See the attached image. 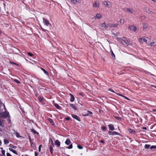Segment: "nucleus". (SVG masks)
<instances>
[{"mask_svg":"<svg viewBox=\"0 0 156 156\" xmlns=\"http://www.w3.org/2000/svg\"><path fill=\"white\" fill-rule=\"evenodd\" d=\"M118 41L123 45L126 46L129 44L130 40L126 37H123L122 38H117Z\"/></svg>","mask_w":156,"mask_h":156,"instance_id":"1","label":"nucleus"},{"mask_svg":"<svg viewBox=\"0 0 156 156\" xmlns=\"http://www.w3.org/2000/svg\"><path fill=\"white\" fill-rule=\"evenodd\" d=\"M102 17V16L100 13H97L96 14L95 17L98 19L101 18Z\"/></svg>","mask_w":156,"mask_h":156,"instance_id":"16","label":"nucleus"},{"mask_svg":"<svg viewBox=\"0 0 156 156\" xmlns=\"http://www.w3.org/2000/svg\"><path fill=\"white\" fill-rule=\"evenodd\" d=\"M15 132H16V133H15V135L17 137L19 138L21 137V136H20V134L18 133L17 132H16L15 131Z\"/></svg>","mask_w":156,"mask_h":156,"instance_id":"32","label":"nucleus"},{"mask_svg":"<svg viewBox=\"0 0 156 156\" xmlns=\"http://www.w3.org/2000/svg\"><path fill=\"white\" fill-rule=\"evenodd\" d=\"M110 53H111V55L112 57L113 58H115V55L114 54L113 52L112 51H110Z\"/></svg>","mask_w":156,"mask_h":156,"instance_id":"34","label":"nucleus"},{"mask_svg":"<svg viewBox=\"0 0 156 156\" xmlns=\"http://www.w3.org/2000/svg\"><path fill=\"white\" fill-rule=\"evenodd\" d=\"M143 129H146V130L147 129V128L145 127H143Z\"/></svg>","mask_w":156,"mask_h":156,"instance_id":"62","label":"nucleus"},{"mask_svg":"<svg viewBox=\"0 0 156 156\" xmlns=\"http://www.w3.org/2000/svg\"><path fill=\"white\" fill-rule=\"evenodd\" d=\"M11 147L12 148H14V149H16L17 148V147L16 146H11Z\"/></svg>","mask_w":156,"mask_h":156,"instance_id":"53","label":"nucleus"},{"mask_svg":"<svg viewBox=\"0 0 156 156\" xmlns=\"http://www.w3.org/2000/svg\"><path fill=\"white\" fill-rule=\"evenodd\" d=\"M118 34H119L118 33H117V34H115V33L114 32H112V35H114L116 36H117Z\"/></svg>","mask_w":156,"mask_h":156,"instance_id":"49","label":"nucleus"},{"mask_svg":"<svg viewBox=\"0 0 156 156\" xmlns=\"http://www.w3.org/2000/svg\"><path fill=\"white\" fill-rule=\"evenodd\" d=\"M3 5H4V8L5 9V3H3Z\"/></svg>","mask_w":156,"mask_h":156,"instance_id":"60","label":"nucleus"},{"mask_svg":"<svg viewBox=\"0 0 156 156\" xmlns=\"http://www.w3.org/2000/svg\"><path fill=\"white\" fill-rule=\"evenodd\" d=\"M0 126L2 128L4 127V125L3 124L1 120H0Z\"/></svg>","mask_w":156,"mask_h":156,"instance_id":"35","label":"nucleus"},{"mask_svg":"<svg viewBox=\"0 0 156 156\" xmlns=\"http://www.w3.org/2000/svg\"><path fill=\"white\" fill-rule=\"evenodd\" d=\"M27 54L29 56L31 57L32 56L34 55L33 54L29 52H28Z\"/></svg>","mask_w":156,"mask_h":156,"instance_id":"44","label":"nucleus"},{"mask_svg":"<svg viewBox=\"0 0 156 156\" xmlns=\"http://www.w3.org/2000/svg\"><path fill=\"white\" fill-rule=\"evenodd\" d=\"M48 120L49 121V122L51 123V124L52 126H54L55 125L54 123L53 122V121L52 119H51V118H49V119H48Z\"/></svg>","mask_w":156,"mask_h":156,"instance_id":"22","label":"nucleus"},{"mask_svg":"<svg viewBox=\"0 0 156 156\" xmlns=\"http://www.w3.org/2000/svg\"><path fill=\"white\" fill-rule=\"evenodd\" d=\"M143 30H145L148 27V26L147 23H144L142 24Z\"/></svg>","mask_w":156,"mask_h":156,"instance_id":"11","label":"nucleus"},{"mask_svg":"<svg viewBox=\"0 0 156 156\" xmlns=\"http://www.w3.org/2000/svg\"><path fill=\"white\" fill-rule=\"evenodd\" d=\"M1 152H2V154H3V155H5V151L4 150H2L1 151Z\"/></svg>","mask_w":156,"mask_h":156,"instance_id":"48","label":"nucleus"},{"mask_svg":"<svg viewBox=\"0 0 156 156\" xmlns=\"http://www.w3.org/2000/svg\"><path fill=\"white\" fill-rule=\"evenodd\" d=\"M49 150L50 152H51V154H52L53 152V147L51 146H50L49 147Z\"/></svg>","mask_w":156,"mask_h":156,"instance_id":"30","label":"nucleus"},{"mask_svg":"<svg viewBox=\"0 0 156 156\" xmlns=\"http://www.w3.org/2000/svg\"><path fill=\"white\" fill-rule=\"evenodd\" d=\"M41 29H42V30L43 31H45V32L46 30H44V29H43V28H41Z\"/></svg>","mask_w":156,"mask_h":156,"instance_id":"59","label":"nucleus"},{"mask_svg":"<svg viewBox=\"0 0 156 156\" xmlns=\"http://www.w3.org/2000/svg\"><path fill=\"white\" fill-rule=\"evenodd\" d=\"M109 129L110 130H114V126L112 124H110L108 125Z\"/></svg>","mask_w":156,"mask_h":156,"instance_id":"17","label":"nucleus"},{"mask_svg":"<svg viewBox=\"0 0 156 156\" xmlns=\"http://www.w3.org/2000/svg\"><path fill=\"white\" fill-rule=\"evenodd\" d=\"M66 120H69L70 119V118L69 117H67L66 118Z\"/></svg>","mask_w":156,"mask_h":156,"instance_id":"56","label":"nucleus"},{"mask_svg":"<svg viewBox=\"0 0 156 156\" xmlns=\"http://www.w3.org/2000/svg\"><path fill=\"white\" fill-rule=\"evenodd\" d=\"M1 115L3 117L5 118L8 117L9 115L8 113L7 112H3L1 113Z\"/></svg>","mask_w":156,"mask_h":156,"instance_id":"13","label":"nucleus"},{"mask_svg":"<svg viewBox=\"0 0 156 156\" xmlns=\"http://www.w3.org/2000/svg\"><path fill=\"white\" fill-rule=\"evenodd\" d=\"M144 10L146 12L149 13L153 16H154L156 15V13L152 11L148 7H145L144 8Z\"/></svg>","mask_w":156,"mask_h":156,"instance_id":"2","label":"nucleus"},{"mask_svg":"<svg viewBox=\"0 0 156 156\" xmlns=\"http://www.w3.org/2000/svg\"><path fill=\"white\" fill-rule=\"evenodd\" d=\"M152 111L153 112H156V109H153L152 110Z\"/></svg>","mask_w":156,"mask_h":156,"instance_id":"61","label":"nucleus"},{"mask_svg":"<svg viewBox=\"0 0 156 156\" xmlns=\"http://www.w3.org/2000/svg\"><path fill=\"white\" fill-rule=\"evenodd\" d=\"M41 69H42V70H43V71L44 72L45 74L47 75H48V73L47 71H46L44 69H43L42 68H41Z\"/></svg>","mask_w":156,"mask_h":156,"instance_id":"33","label":"nucleus"},{"mask_svg":"<svg viewBox=\"0 0 156 156\" xmlns=\"http://www.w3.org/2000/svg\"><path fill=\"white\" fill-rule=\"evenodd\" d=\"M101 28L102 30H105L107 29L108 28V24L106 25L105 22L101 24H100Z\"/></svg>","mask_w":156,"mask_h":156,"instance_id":"5","label":"nucleus"},{"mask_svg":"<svg viewBox=\"0 0 156 156\" xmlns=\"http://www.w3.org/2000/svg\"><path fill=\"white\" fill-rule=\"evenodd\" d=\"M90 114H92V113L91 112L89 111H87V113L86 114H83V115L84 116H87L88 115H89Z\"/></svg>","mask_w":156,"mask_h":156,"instance_id":"18","label":"nucleus"},{"mask_svg":"<svg viewBox=\"0 0 156 156\" xmlns=\"http://www.w3.org/2000/svg\"><path fill=\"white\" fill-rule=\"evenodd\" d=\"M154 44H155V42H151L150 44V46L151 47L152 46H153L154 45Z\"/></svg>","mask_w":156,"mask_h":156,"instance_id":"40","label":"nucleus"},{"mask_svg":"<svg viewBox=\"0 0 156 156\" xmlns=\"http://www.w3.org/2000/svg\"><path fill=\"white\" fill-rule=\"evenodd\" d=\"M123 10L126 12H130L133 14H135L136 13L135 11L133 8H125Z\"/></svg>","mask_w":156,"mask_h":156,"instance_id":"3","label":"nucleus"},{"mask_svg":"<svg viewBox=\"0 0 156 156\" xmlns=\"http://www.w3.org/2000/svg\"><path fill=\"white\" fill-rule=\"evenodd\" d=\"M2 142L1 141V140H0V146H1L2 144Z\"/></svg>","mask_w":156,"mask_h":156,"instance_id":"64","label":"nucleus"},{"mask_svg":"<svg viewBox=\"0 0 156 156\" xmlns=\"http://www.w3.org/2000/svg\"><path fill=\"white\" fill-rule=\"evenodd\" d=\"M145 16L144 15L141 16L140 17V18L142 20H144L145 18Z\"/></svg>","mask_w":156,"mask_h":156,"instance_id":"39","label":"nucleus"},{"mask_svg":"<svg viewBox=\"0 0 156 156\" xmlns=\"http://www.w3.org/2000/svg\"><path fill=\"white\" fill-rule=\"evenodd\" d=\"M14 81L16 83H20V82L19 80H17L16 79H14Z\"/></svg>","mask_w":156,"mask_h":156,"instance_id":"38","label":"nucleus"},{"mask_svg":"<svg viewBox=\"0 0 156 156\" xmlns=\"http://www.w3.org/2000/svg\"><path fill=\"white\" fill-rule=\"evenodd\" d=\"M118 95H119V96H122V95L121 94H120L119 93H116Z\"/></svg>","mask_w":156,"mask_h":156,"instance_id":"57","label":"nucleus"},{"mask_svg":"<svg viewBox=\"0 0 156 156\" xmlns=\"http://www.w3.org/2000/svg\"><path fill=\"white\" fill-rule=\"evenodd\" d=\"M4 142L5 144H7L9 143V141L5 139H4Z\"/></svg>","mask_w":156,"mask_h":156,"instance_id":"31","label":"nucleus"},{"mask_svg":"<svg viewBox=\"0 0 156 156\" xmlns=\"http://www.w3.org/2000/svg\"><path fill=\"white\" fill-rule=\"evenodd\" d=\"M38 98L40 102H41L43 101V98L42 97H39Z\"/></svg>","mask_w":156,"mask_h":156,"instance_id":"26","label":"nucleus"},{"mask_svg":"<svg viewBox=\"0 0 156 156\" xmlns=\"http://www.w3.org/2000/svg\"><path fill=\"white\" fill-rule=\"evenodd\" d=\"M22 156H28V155L25 154V155H22Z\"/></svg>","mask_w":156,"mask_h":156,"instance_id":"63","label":"nucleus"},{"mask_svg":"<svg viewBox=\"0 0 156 156\" xmlns=\"http://www.w3.org/2000/svg\"><path fill=\"white\" fill-rule=\"evenodd\" d=\"M55 106L57 108H59L60 107L59 106L58 104H55Z\"/></svg>","mask_w":156,"mask_h":156,"instance_id":"43","label":"nucleus"},{"mask_svg":"<svg viewBox=\"0 0 156 156\" xmlns=\"http://www.w3.org/2000/svg\"><path fill=\"white\" fill-rule=\"evenodd\" d=\"M128 130L130 133H135V131L133 129L129 128L128 129Z\"/></svg>","mask_w":156,"mask_h":156,"instance_id":"29","label":"nucleus"},{"mask_svg":"<svg viewBox=\"0 0 156 156\" xmlns=\"http://www.w3.org/2000/svg\"><path fill=\"white\" fill-rule=\"evenodd\" d=\"M129 29L136 32V27L134 25H130L129 27Z\"/></svg>","mask_w":156,"mask_h":156,"instance_id":"8","label":"nucleus"},{"mask_svg":"<svg viewBox=\"0 0 156 156\" xmlns=\"http://www.w3.org/2000/svg\"><path fill=\"white\" fill-rule=\"evenodd\" d=\"M73 148L72 144H71L69 147H68L67 148L69 149H70Z\"/></svg>","mask_w":156,"mask_h":156,"instance_id":"37","label":"nucleus"},{"mask_svg":"<svg viewBox=\"0 0 156 156\" xmlns=\"http://www.w3.org/2000/svg\"><path fill=\"white\" fill-rule=\"evenodd\" d=\"M72 116L74 119H76L79 121H80V118L76 115L74 114H72Z\"/></svg>","mask_w":156,"mask_h":156,"instance_id":"14","label":"nucleus"},{"mask_svg":"<svg viewBox=\"0 0 156 156\" xmlns=\"http://www.w3.org/2000/svg\"><path fill=\"white\" fill-rule=\"evenodd\" d=\"M77 147L79 149H83V147L82 146H81L79 145H78L77 146Z\"/></svg>","mask_w":156,"mask_h":156,"instance_id":"45","label":"nucleus"},{"mask_svg":"<svg viewBox=\"0 0 156 156\" xmlns=\"http://www.w3.org/2000/svg\"><path fill=\"white\" fill-rule=\"evenodd\" d=\"M116 118L119 120H121V118L118 116L116 117Z\"/></svg>","mask_w":156,"mask_h":156,"instance_id":"50","label":"nucleus"},{"mask_svg":"<svg viewBox=\"0 0 156 156\" xmlns=\"http://www.w3.org/2000/svg\"><path fill=\"white\" fill-rule=\"evenodd\" d=\"M101 129L104 130H105L106 129V128L105 126H103L101 127Z\"/></svg>","mask_w":156,"mask_h":156,"instance_id":"47","label":"nucleus"},{"mask_svg":"<svg viewBox=\"0 0 156 156\" xmlns=\"http://www.w3.org/2000/svg\"><path fill=\"white\" fill-rule=\"evenodd\" d=\"M147 38H146L145 37H143L142 38H139L138 40L140 42L143 43L144 42H146L147 41Z\"/></svg>","mask_w":156,"mask_h":156,"instance_id":"7","label":"nucleus"},{"mask_svg":"<svg viewBox=\"0 0 156 156\" xmlns=\"http://www.w3.org/2000/svg\"><path fill=\"white\" fill-rule=\"evenodd\" d=\"M9 150L10 151H12L14 153V154H18V153L15 150H13L12 149V148H9Z\"/></svg>","mask_w":156,"mask_h":156,"instance_id":"23","label":"nucleus"},{"mask_svg":"<svg viewBox=\"0 0 156 156\" xmlns=\"http://www.w3.org/2000/svg\"><path fill=\"white\" fill-rule=\"evenodd\" d=\"M100 142L101 143H103L104 142V141L103 140H100Z\"/></svg>","mask_w":156,"mask_h":156,"instance_id":"58","label":"nucleus"},{"mask_svg":"<svg viewBox=\"0 0 156 156\" xmlns=\"http://www.w3.org/2000/svg\"><path fill=\"white\" fill-rule=\"evenodd\" d=\"M55 144L58 147H59L60 145V143L59 141L57 140L55 141Z\"/></svg>","mask_w":156,"mask_h":156,"instance_id":"19","label":"nucleus"},{"mask_svg":"<svg viewBox=\"0 0 156 156\" xmlns=\"http://www.w3.org/2000/svg\"><path fill=\"white\" fill-rule=\"evenodd\" d=\"M69 105L71 107L73 108L74 110H77V108L75 105L70 104Z\"/></svg>","mask_w":156,"mask_h":156,"instance_id":"21","label":"nucleus"},{"mask_svg":"<svg viewBox=\"0 0 156 156\" xmlns=\"http://www.w3.org/2000/svg\"><path fill=\"white\" fill-rule=\"evenodd\" d=\"M9 63L10 64H14V65H16L18 66V65L17 63H15V62H11V61L9 62Z\"/></svg>","mask_w":156,"mask_h":156,"instance_id":"41","label":"nucleus"},{"mask_svg":"<svg viewBox=\"0 0 156 156\" xmlns=\"http://www.w3.org/2000/svg\"><path fill=\"white\" fill-rule=\"evenodd\" d=\"M70 1L73 4H76L77 2H80L79 0H78V1L77 0H70Z\"/></svg>","mask_w":156,"mask_h":156,"instance_id":"20","label":"nucleus"},{"mask_svg":"<svg viewBox=\"0 0 156 156\" xmlns=\"http://www.w3.org/2000/svg\"><path fill=\"white\" fill-rule=\"evenodd\" d=\"M150 148L151 149L156 148V146L154 145L150 147Z\"/></svg>","mask_w":156,"mask_h":156,"instance_id":"36","label":"nucleus"},{"mask_svg":"<svg viewBox=\"0 0 156 156\" xmlns=\"http://www.w3.org/2000/svg\"><path fill=\"white\" fill-rule=\"evenodd\" d=\"M51 143L53 147H54V143H53V141L52 140L51 138Z\"/></svg>","mask_w":156,"mask_h":156,"instance_id":"51","label":"nucleus"},{"mask_svg":"<svg viewBox=\"0 0 156 156\" xmlns=\"http://www.w3.org/2000/svg\"><path fill=\"white\" fill-rule=\"evenodd\" d=\"M118 24L117 23L113 24L111 23H109L108 24V27H110L115 28L118 27Z\"/></svg>","mask_w":156,"mask_h":156,"instance_id":"6","label":"nucleus"},{"mask_svg":"<svg viewBox=\"0 0 156 156\" xmlns=\"http://www.w3.org/2000/svg\"><path fill=\"white\" fill-rule=\"evenodd\" d=\"M65 143L66 144L69 145L70 144L71 141L69 139H68L66 140Z\"/></svg>","mask_w":156,"mask_h":156,"instance_id":"25","label":"nucleus"},{"mask_svg":"<svg viewBox=\"0 0 156 156\" xmlns=\"http://www.w3.org/2000/svg\"><path fill=\"white\" fill-rule=\"evenodd\" d=\"M119 22L120 23V24L121 25H122L124 23L125 20L123 19H120L119 20Z\"/></svg>","mask_w":156,"mask_h":156,"instance_id":"24","label":"nucleus"},{"mask_svg":"<svg viewBox=\"0 0 156 156\" xmlns=\"http://www.w3.org/2000/svg\"><path fill=\"white\" fill-rule=\"evenodd\" d=\"M69 95H70V101L71 102H73L74 101L75 98L73 95L71 94H69Z\"/></svg>","mask_w":156,"mask_h":156,"instance_id":"15","label":"nucleus"},{"mask_svg":"<svg viewBox=\"0 0 156 156\" xmlns=\"http://www.w3.org/2000/svg\"><path fill=\"white\" fill-rule=\"evenodd\" d=\"M108 90V91H111V92H113L114 93H115V92L114 91V90L111 88H109Z\"/></svg>","mask_w":156,"mask_h":156,"instance_id":"42","label":"nucleus"},{"mask_svg":"<svg viewBox=\"0 0 156 156\" xmlns=\"http://www.w3.org/2000/svg\"><path fill=\"white\" fill-rule=\"evenodd\" d=\"M30 144H31V146L33 147H34V148L35 147V145L33 143V142H31V140L30 139Z\"/></svg>","mask_w":156,"mask_h":156,"instance_id":"27","label":"nucleus"},{"mask_svg":"<svg viewBox=\"0 0 156 156\" xmlns=\"http://www.w3.org/2000/svg\"><path fill=\"white\" fill-rule=\"evenodd\" d=\"M43 23L45 25H46L47 26H48L49 25H51L50 23L48 20H46L44 18H43Z\"/></svg>","mask_w":156,"mask_h":156,"instance_id":"12","label":"nucleus"},{"mask_svg":"<svg viewBox=\"0 0 156 156\" xmlns=\"http://www.w3.org/2000/svg\"><path fill=\"white\" fill-rule=\"evenodd\" d=\"M108 134L109 135H120V133H118L115 131L112 132L110 131H109L108 132Z\"/></svg>","mask_w":156,"mask_h":156,"instance_id":"10","label":"nucleus"},{"mask_svg":"<svg viewBox=\"0 0 156 156\" xmlns=\"http://www.w3.org/2000/svg\"><path fill=\"white\" fill-rule=\"evenodd\" d=\"M42 146V145H40L39 146L38 151H39V152H40L41 151V147Z\"/></svg>","mask_w":156,"mask_h":156,"instance_id":"46","label":"nucleus"},{"mask_svg":"<svg viewBox=\"0 0 156 156\" xmlns=\"http://www.w3.org/2000/svg\"><path fill=\"white\" fill-rule=\"evenodd\" d=\"M38 154L37 152H35L34 153L35 156H38Z\"/></svg>","mask_w":156,"mask_h":156,"instance_id":"54","label":"nucleus"},{"mask_svg":"<svg viewBox=\"0 0 156 156\" xmlns=\"http://www.w3.org/2000/svg\"><path fill=\"white\" fill-rule=\"evenodd\" d=\"M99 2L98 1H96L93 5V7L94 8H98L99 7Z\"/></svg>","mask_w":156,"mask_h":156,"instance_id":"9","label":"nucleus"},{"mask_svg":"<svg viewBox=\"0 0 156 156\" xmlns=\"http://www.w3.org/2000/svg\"><path fill=\"white\" fill-rule=\"evenodd\" d=\"M6 155L7 156H12L9 153H6Z\"/></svg>","mask_w":156,"mask_h":156,"instance_id":"52","label":"nucleus"},{"mask_svg":"<svg viewBox=\"0 0 156 156\" xmlns=\"http://www.w3.org/2000/svg\"><path fill=\"white\" fill-rule=\"evenodd\" d=\"M122 97H124V98H126V99L128 100H130L129 98H127V97H126L125 96H123Z\"/></svg>","mask_w":156,"mask_h":156,"instance_id":"55","label":"nucleus"},{"mask_svg":"<svg viewBox=\"0 0 156 156\" xmlns=\"http://www.w3.org/2000/svg\"><path fill=\"white\" fill-rule=\"evenodd\" d=\"M150 145L148 144H146L144 146V148L145 149H148L150 147Z\"/></svg>","mask_w":156,"mask_h":156,"instance_id":"28","label":"nucleus"},{"mask_svg":"<svg viewBox=\"0 0 156 156\" xmlns=\"http://www.w3.org/2000/svg\"><path fill=\"white\" fill-rule=\"evenodd\" d=\"M103 5L105 7L110 8L112 7V5L111 3L110 2H107L105 1H104L102 2Z\"/></svg>","mask_w":156,"mask_h":156,"instance_id":"4","label":"nucleus"}]
</instances>
